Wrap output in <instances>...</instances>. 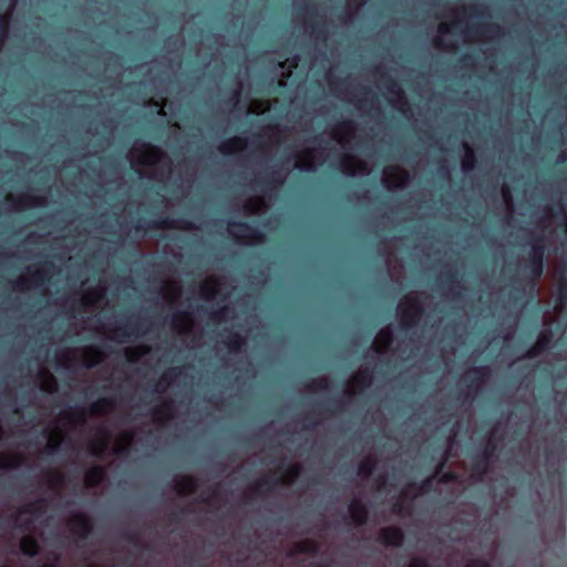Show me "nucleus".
Instances as JSON below:
<instances>
[{
    "mask_svg": "<svg viewBox=\"0 0 567 567\" xmlns=\"http://www.w3.org/2000/svg\"><path fill=\"white\" fill-rule=\"evenodd\" d=\"M199 502L203 503V504H208L209 503V496L202 495L199 497Z\"/></svg>",
    "mask_w": 567,
    "mask_h": 567,
    "instance_id": "nucleus-62",
    "label": "nucleus"
},
{
    "mask_svg": "<svg viewBox=\"0 0 567 567\" xmlns=\"http://www.w3.org/2000/svg\"><path fill=\"white\" fill-rule=\"evenodd\" d=\"M228 225L239 228L244 237L250 240L261 241L265 238L264 234L258 228L252 227L245 221H229Z\"/></svg>",
    "mask_w": 567,
    "mask_h": 567,
    "instance_id": "nucleus-15",
    "label": "nucleus"
},
{
    "mask_svg": "<svg viewBox=\"0 0 567 567\" xmlns=\"http://www.w3.org/2000/svg\"><path fill=\"white\" fill-rule=\"evenodd\" d=\"M41 389L48 392H53L56 390V381L53 375H49L48 380L42 383Z\"/></svg>",
    "mask_w": 567,
    "mask_h": 567,
    "instance_id": "nucleus-49",
    "label": "nucleus"
},
{
    "mask_svg": "<svg viewBox=\"0 0 567 567\" xmlns=\"http://www.w3.org/2000/svg\"><path fill=\"white\" fill-rule=\"evenodd\" d=\"M488 472V462L484 458L476 456L473 461V475L477 481H482L483 476Z\"/></svg>",
    "mask_w": 567,
    "mask_h": 567,
    "instance_id": "nucleus-31",
    "label": "nucleus"
},
{
    "mask_svg": "<svg viewBox=\"0 0 567 567\" xmlns=\"http://www.w3.org/2000/svg\"><path fill=\"white\" fill-rule=\"evenodd\" d=\"M148 351V347H143L142 348V351H137L135 349H126L125 350V357H126V360L131 363H134V362H137L138 359L145 354L146 352Z\"/></svg>",
    "mask_w": 567,
    "mask_h": 567,
    "instance_id": "nucleus-39",
    "label": "nucleus"
},
{
    "mask_svg": "<svg viewBox=\"0 0 567 567\" xmlns=\"http://www.w3.org/2000/svg\"><path fill=\"white\" fill-rule=\"evenodd\" d=\"M466 567H491V564L486 559L475 557L467 560Z\"/></svg>",
    "mask_w": 567,
    "mask_h": 567,
    "instance_id": "nucleus-48",
    "label": "nucleus"
},
{
    "mask_svg": "<svg viewBox=\"0 0 567 567\" xmlns=\"http://www.w3.org/2000/svg\"><path fill=\"white\" fill-rule=\"evenodd\" d=\"M300 474L301 466L299 464L291 465L285 472V475L279 478L274 480L269 476H264L258 480L257 483L250 488V493L257 497H261L262 495L270 493L279 484H284L285 482H293L300 476Z\"/></svg>",
    "mask_w": 567,
    "mask_h": 567,
    "instance_id": "nucleus-2",
    "label": "nucleus"
},
{
    "mask_svg": "<svg viewBox=\"0 0 567 567\" xmlns=\"http://www.w3.org/2000/svg\"><path fill=\"white\" fill-rule=\"evenodd\" d=\"M557 300L560 303H565V301L567 300V286H561L559 288Z\"/></svg>",
    "mask_w": 567,
    "mask_h": 567,
    "instance_id": "nucleus-58",
    "label": "nucleus"
},
{
    "mask_svg": "<svg viewBox=\"0 0 567 567\" xmlns=\"http://www.w3.org/2000/svg\"><path fill=\"white\" fill-rule=\"evenodd\" d=\"M408 567H431L430 563L423 557H413Z\"/></svg>",
    "mask_w": 567,
    "mask_h": 567,
    "instance_id": "nucleus-50",
    "label": "nucleus"
},
{
    "mask_svg": "<svg viewBox=\"0 0 567 567\" xmlns=\"http://www.w3.org/2000/svg\"><path fill=\"white\" fill-rule=\"evenodd\" d=\"M20 463H21L20 456H17V455L8 456L4 462L0 463V468H2V470L17 468L18 466H20Z\"/></svg>",
    "mask_w": 567,
    "mask_h": 567,
    "instance_id": "nucleus-43",
    "label": "nucleus"
},
{
    "mask_svg": "<svg viewBox=\"0 0 567 567\" xmlns=\"http://www.w3.org/2000/svg\"><path fill=\"white\" fill-rule=\"evenodd\" d=\"M404 537V532L400 527L388 526L380 529L378 542L388 547H401Z\"/></svg>",
    "mask_w": 567,
    "mask_h": 567,
    "instance_id": "nucleus-8",
    "label": "nucleus"
},
{
    "mask_svg": "<svg viewBox=\"0 0 567 567\" xmlns=\"http://www.w3.org/2000/svg\"><path fill=\"white\" fill-rule=\"evenodd\" d=\"M198 488V482L193 476H184L175 484V489L179 495L194 494Z\"/></svg>",
    "mask_w": 567,
    "mask_h": 567,
    "instance_id": "nucleus-19",
    "label": "nucleus"
},
{
    "mask_svg": "<svg viewBox=\"0 0 567 567\" xmlns=\"http://www.w3.org/2000/svg\"><path fill=\"white\" fill-rule=\"evenodd\" d=\"M343 402L336 399H329L323 402L316 403V408L319 411V414L329 413L334 414L340 412L342 409Z\"/></svg>",
    "mask_w": 567,
    "mask_h": 567,
    "instance_id": "nucleus-24",
    "label": "nucleus"
},
{
    "mask_svg": "<svg viewBox=\"0 0 567 567\" xmlns=\"http://www.w3.org/2000/svg\"><path fill=\"white\" fill-rule=\"evenodd\" d=\"M193 227V224L185 220L178 221L169 217H159L152 220L141 218L136 224L135 229H192Z\"/></svg>",
    "mask_w": 567,
    "mask_h": 567,
    "instance_id": "nucleus-4",
    "label": "nucleus"
},
{
    "mask_svg": "<svg viewBox=\"0 0 567 567\" xmlns=\"http://www.w3.org/2000/svg\"><path fill=\"white\" fill-rule=\"evenodd\" d=\"M45 503L47 502H45L44 498H38L37 501H34L32 503H29L25 506H23L21 512L22 513H27V514H39V513L42 512Z\"/></svg>",
    "mask_w": 567,
    "mask_h": 567,
    "instance_id": "nucleus-34",
    "label": "nucleus"
},
{
    "mask_svg": "<svg viewBox=\"0 0 567 567\" xmlns=\"http://www.w3.org/2000/svg\"><path fill=\"white\" fill-rule=\"evenodd\" d=\"M349 513L355 526H364L369 520L368 506L359 498H354L349 504Z\"/></svg>",
    "mask_w": 567,
    "mask_h": 567,
    "instance_id": "nucleus-9",
    "label": "nucleus"
},
{
    "mask_svg": "<svg viewBox=\"0 0 567 567\" xmlns=\"http://www.w3.org/2000/svg\"><path fill=\"white\" fill-rule=\"evenodd\" d=\"M503 32L502 28L498 24L489 23V24H476L473 23L470 25L465 33L467 35H475V37H484V35H498Z\"/></svg>",
    "mask_w": 567,
    "mask_h": 567,
    "instance_id": "nucleus-11",
    "label": "nucleus"
},
{
    "mask_svg": "<svg viewBox=\"0 0 567 567\" xmlns=\"http://www.w3.org/2000/svg\"><path fill=\"white\" fill-rule=\"evenodd\" d=\"M392 512L396 515H409L411 513V506L402 501H399L392 505Z\"/></svg>",
    "mask_w": 567,
    "mask_h": 567,
    "instance_id": "nucleus-42",
    "label": "nucleus"
},
{
    "mask_svg": "<svg viewBox=\"0 0 567 567\" xmlns=\"http://www.w3.org/2000/svg\"><path fill=\"white\" fill-rule=\"evenodd\" d=\"M380 81L389 93H391L400 99L405 100L403 89L401 87L399 82L393 76H391L388 72L381 73Z\"/></svg>",
    "mask_w": 567,
    "mask_h": 567,
    "instance_id": "nucleus-17",
    "label": "nucleus"
},
{
    "mask_svg": "<svg viewBox=\"0 0 567 567\" xmlns=\"http://www.w3.org/2000/svg\"><path fill=\"white\" fill-rule=\"evenodd\" d=\"M60 449V441L56 440L54 442H51L47 445L45 447V452L50 455L54 454L58 452V450Z\"/></svg>",
    "mask_w": 567,
    "mask_h": 567,
    "instance_id": "nucleus-55",
    "label": "nucleus"
},
{
    "mask_svg": "<svg viewBox=\"0 0 567 567\" xmlns=\"http://www.w3.org/2000/svg\"><path fill=\"white\" fill-rule=\"evenodd\" d=\"M530 252L524 266V272L530 281V289L535 290L538 281L544 275L545 270V245L543 236H535L532 238Z\"/></svg>",
    "mask_w": 567,
    "mask_h": 567,
    "instance_id": "nucleus-1",
    "label": "nucleus"
},
{
    "mask_svg": "<svg viewBox=\"0 0 567 567\" xmlns=\"http://www.w3.org/2000/svg\"><path fill=\"white\" fill-rule=\"evenodd\" d=\"M467 11L470 12L471 16L476 17V18L489 16L487 7H485V6H478V4L471 6V7H468Z\"/></svg>",
    "mask_w": 567,
    "mask_h": 567,
    "instance_id": "nucleus-44",
    "label": "nucleus"
},
{
    "mask_svg": "<svg viewBox=\"0 0 567 567\" xmlns=\"http://www.w3.org/2000/svg\"><path fill=\"white\" fill-rule=\"evenodd\" d=\"M447 458L449 456L447 454H445L435 471V475H439V483L441 484L454 483L458 480L457 473L453 471L441 473L443 467L445 466V463L447 462Z\"/></svg>",
    "mask_w": 567,
    "mask_h": 567,
    "instance_id": "nucleus-23",
    "label": "nucleus"
},
{
    "mask_svg": "<svg viewBox=\"0 0 567 567\" xmlns=\"http://www.w3.org/2000/svg\"><path fill=\"white\" fill-rule=\"evenodd\" d=\"M51 269H53L52 262H47L45 267L38 268L31 272L29 278L22 277L14 281V288L19 290H24L27 288V282L32 281L35 285H42L50 280L51 278Z\"/></svg>",
    "mask_w": 567,
    "mask_h": 567,
    "instance_id": "nucleus-7",
    "label": "nucleus"
},
{
    "mask_svg": "<svg viewBox=\"0 0 567 567\" xmlns=\"http://www.w3.org/2000/svg\"><path fill=\"white\" fill-rule=\"evenodd\" d=\"M351 384L363 391L372 384V375L368 370H362L351 379Z\"/></svg>",
    "mask_w": 567,
    "mask_h": 567,
    "instance_id": "nucleus-25",
    "label": "nucleus"
},
{
    "mask_svg": "<svg viewBox=\"0 0 567 567\" xmlns=\"http://www.w3.org/2000/svg\"><path fill=\"white\" fill-rule=\"evenodd\" d=\"M535 343L545 352L554 346L553 334L550 332H543L538 336Z\"/></svg>",
    "mask_w": 567,
    "mask_h": 567,
    "instance_id": "nucleus-35",
    "label": "nucleus"
},
{
    "mask_svg": "<svg viewBox=\"0 0 567 567\" xmlns=\"http://www.w3.org/2000/svg\"><path fill=\"white\" fill-rule=\"evenodd\" d=\"M70 532L80 540H85L93 532V522L85 513H74L68 522Z\"/></svg>",
    "mask_w": 567,
    "mask_h": 567,
    "instance_id": "nucleus-5",
    "label": "nucleus"
},
{
    "mask_svg": "<svg viewBox=\"0 0 567 567\" xmlns=\"http://www.w3.org/2000/svg\"><path fill=\"white\" fill-rule=\"evenodd\" d=\"M106 471L102 465H94L90 467L84 476V482L87 487H97L105 480Z\"/></svg>",
    "mask_w": 567,
    "mask_h": 567,
    "instance_id": "nucleus-12",
    "label": "nucleus"
},
{
    "mask_svg": "<svg viewBox=\"0 0 567 567\" xmlns=\"http://www.w3.org/2000/svg\"><path fill=\"white\" fill-rule=\"evenodd\" d=\"M369 100L368 99H361V97H358L355 99L354 101V105L358 107V109H365L369 106V109H372L373 107V104H374V99H372L370 101V103H368Z\"/></svg>",
    "mask_w": 567,
    "mask_h": 567,
    "instance_id": "nucleus-52",
    "label": "nucleus"
},
{
    "mask_svg": "<svg viewBox=\"0 0 567 567\" xmlns=\"http://www.w3.org/2000/svg\"><path fill=\"white\" fill-rule=\"evenodd\" d=\"M217 281L215 279H210L200 285V295L205 299H210L215 297L217 289Z\"/></svg>",
    "mask_w": 567,
    "mask_h": 567,
    "instance_id": "nucleus-32",
    "label": "nucleus"
},
{
    "mask_svg": "<svg viewBox=\"0 0 567 567\" xmlns=\"http://www.w3.org/2000/svg\"><path fill=\"white\" fill-rule=\"evenodd\" d=\"M144 148L145 150L143 152V157L150 163L158 162L164 155L163 151L159 147L152 145L150 143H145Z\"/></svg>",
    "mask_w": 567,
    "mask_h": 567,
    "instance_id": "nucleus-30",
    "label": "nucleus"
},
{
    "mask_svg": "<svg viewBox=\"0 0 567 567\" xmlns=\"http://www.w3.org/2000/svg\"><path fill=\"white\" fill-rule=\"evenodd\" d=\"M188 317H189V315L186 311H179V312L174 313L171 319L172 328L177 330L178 332H182L184 322L186 321V319H188Z\"/></svg>",
    "mask_w": 567,
    "mask_h": 567,
    "instance_id": "nucleus-33",
    "label": "nucleus"
},
{
    "mask_svg": "<svg viewBox=\"0 0 567 567\" xmlns=\"http://www.w3.org/2000/svg\"><path fill=\"white\" fill-rule=\"evenodd\" d=\"M239 96H240V87L233 91L228 100L226 101L227 104H231L233 106H236L239 103Z\"/></svg>",
    "mask_w": 567,
    "mask_h": 567,
    "instance_id": "nucleus-54",
    "label": "nucleus"
},
{
    "mask_svg": "<svg viewBox=\"0 0 567 567\" xmlns=\"http://www.w3.org/2000/svg\"><path fill=\"white\" fill-rule=\"evenodd\" d=\"M340 166L342 167L344 174L353 175V161L350 156L342 155Z\"/></svg>",
    "mask_w": 567,
    "mask_h": 567,
    "instance_id": "nucleus-45",
    "label": "nucleus"
},
{
    "mask_svg": "<svg viewBox=\"0 0 567 567\" xmlns=\"http://www.w3.org/2000/svg\"><path fill=\"white\" fill-rule=\"evenodd\" d=\"M107 447V439H101L90 444V453L94 456H100Z\"/></svg>",
    "mask_w": 567,
    "mask_h": 567,
    "instance_id": "nucleus-38",
    "label": "nucleus"
},
{
    "mask_svg": "<svg viewBox=\"0 0 567 567\" xmlns=\"http://www.w3.org/2000/svg\"><path fill=\"white\" fill-rule=\"evenodd\" d=\"M246 145H247V140L246 138H244L241 136H235L233 138H229V140H226V141L221 142L218 145V151L223 155H230L236 150H241V148L246 147Z\"/></svg>",
    "mask_w": 567,
    "mask_h": 567,
    "instance_id": "nucleus-16",
    "label": "nucleus"
},
{
    "mask_svg": "<svg viewBox=\"0 0 567 567\" xmlns=\"http://www.w3.org/2000/svg\"><path fill=\"white\" fill-rule=\"evenodd\" d=\"M406 301L408 305L402 309L400 323L401 328L408 331L420 322L424 315V308L416 298L406 297Z\"/></svg>",
    "mask_w": 567,
    "mask_h": 567,
    "instance_id": "nucleus-3",
    "label": "nucleus"
},
{
    "mask_svg": "<svg viewBox=\"0 0 567 567\" xmlns=\"http://www.w3.org/2000/svg\"><path fill=\"white\" fill-rule=\"evenodd\" d=\"M495 452H496V444H494L493 442L488 441V443L486 444V446L483 450L482 454L478 455V456L484 458V461L489 463V460L494 456Z\"/></svg>",
    "mask_w": 567,
    "mask_h": 567,
    "instance_id": "nucleus-46",
    "label": "nucleus"
},
{
    "mask_svg": "<svg viewBox=\"0 0 567 567\" xmlns=\"http://www.w3.org/2000/svg\"><path fill=\"white\" fill-rule=\"evenodd\" d=\"M544 351L538 348V346L536 343H534L524 354V358L526 359H534L536 357H538L540 353H543Z\"/></svg>",
    "mask_w": 567,
    "mask_h": 567,
    "instance_id": "nucleus-51",
    "label": "nucleus"
},
{
    "mask_svg": "<svg viewBox=\"0 0 567 567\" xmlns=\"http://www.w3.org/2000/svg\"><path fill=\"white\" fill-rule=\"evenodd\" d=\"M141 332V324L130 320L125 324H118L113 329V339L126 342L131 337H138Z\"/></svg>",
    "mask_w": 567,
    "mask_h": 567,
    "instance_id": "nucleus-10",
    "label": "nucleus"
},
{
    "mask_svg": "<svg viewBox=\"0 0 567 567\" xmlns=\"http://www.w3.org/2000/svg\"><path fill=\"white\" fill-rule=\"evenodd\" d=\"M378 341L382 343L384 349H389L394 341L393 332L390 329H382L378 334Z\"/></svg>",
    "mask_w": 567,
    "mask_h": 567,
    "instance_id": "nucleus-36",
    "label": "nucleus"
},
{
    "mask_svg": "<svg viewBox=\"0 0 567 567\" xmlns=\"http://www.w3.org/2000/svg\"><path fill=\"white\" fill-rule=\"evenodd\" d=\"M308 386L313 390H326L329 388V381L327 378L316 379Z\"/></svg>",
    "mask_w": 567,
    "mask_h": 567,
    "instance_id": "nucleus-47",
    "label": "nucleus"
},
{
    "mask_svg": "<svg viewBox=\"0 0 567 567\" xmlns=\"http://www.w3.org/2000/svg\"><path fill=\"white\" fill-rule=\"evenodd\" d=\"M39 567H56V565L54 563H52V564H42Z\"/></svg>",
    "mask_w": 567,
    "mask_h": 567,
    "instance_id": "nucleus-64",
    "label": "nucleus"
},
{
    "mask_svg": "<svg viewBox=\"0 0 567 567\" xmlns=\"http://www.w3.org/2000/svg\"><path fill=\"white\" fill-rule=\"evenodd\" d=\"M488 367H476L468 371L465 377L467 392L463 395L464 400L473 399L472 391L477 392L487 381L489 377Z\"/></svg>",
    "mask_w": 567,
    "mask_h": 567,
    "instance_id": "nucleus-6",
    "label": "nucleus"
},
{
    "mask_svg": "<svg viewBox=\"0 0 567 567\" xmlns=\"http://www.w3.org/2000/svg\"><path fill=\"white\" fill-rule=\"evenodd\" d=\"M246 209L250 213H255L256 212V208L254 206V204L251 202H249L247 205H246Z\"/></svg>",
    "mask_w": 567,
    "mask_h": 567,
    "instance_id": "nucleus-61",
    "label": "nucleus"
},
{
    "mask_svg": "<svg viewBox=\"0 0 567 567\" xmlns=\"http://www.w3.org/2000/svg\"><path fill=\"white\" fill-rule=\"evenodd\" d=\"M502 195L505 202H509L512 199V192L508 185H503Z\"/></svg>",
    "mask_w": 567,
    "mask_h": 567,
    "instance_id": "nucleus-59",
    "label": "nucleus"
},
{
    "mask_svg": "<svg viewBox=\"0 0 567 567\" xmlns=\"http://www.w3.org/2000/svg\"><path fill=\"white\" fill-rule=\"evenodd\" d=\"M92 352L94 353V358L85 357L82 361L83 367L86 369L94 368L96 364H99L105 358V354H103L102 352H100L97 350H92Z\"/></svg>",
    "mask_w": 567,
    "mask_h": 567,
    "instance_id": "nucleus-37",
    "label": "nucleus"
},
{
    "mask_svg": "<svg viewBox=\"0 0 567 567\" xmlns=\"http://www.w3.org/2000/svg\"><path fill=\"white\" fill-rule=\"evenodd\" d=\"M44 204V198L40 196L28 195L14 202V208L24 209L27 207H40Z\"/></svg>",
    "mask_w": 567,
    "mask_h": 567,
    "instance_id": "nucleus-26",
    "label": "nucleus"
},
{
    "mask_svg": "<svg viewBox=\"0 0 567 567\" xmlns=\"http://www.w3.org/2000/svg\"><path fill=\"white\" fill-rule=\"evenodd\" d=\"M377 465V458L372 455H368L360 462L357 474L363 478H368L373 474Z\"/></svg>",
    "mask_w": 567,
    "mask_h": 567,
    "instance_id": "nucleus-22",
    "label": "nucleus"
},
{
    "mask_svg": "<svg viewBox=\"0 0 567 567\" xmlns=\"http://www.w3.org/2000/svg\"><path fill=\"white\" fill-rule=\"evenodd\" d=\"M281 184L282 179L277 177L276 172H271L270 174L260 176L256 179V185L264 192L275 189Z\"/></svg>",
    "mask_w": 567,
    "mask_h": 567,
    "instance_id": "nucleus-21",
    "label": "nucleus"
},
{
    "mask_svg": "<svg viewBox=\"0 0 567 567\" xmlns=\"http://www.w3.org/2000/svg\"><path fill=\"white\" fill-rule=\"evenodd\" d=\"M440 173H441L442 176H449V174H450L449 169L446 167H443V166L440 168Z\"/></svg>",
    "mask_w": 567,
    "mask_h": 567,
    "instance_id": "nucleus-63",
    "label": "nucleus"
},
{
    "mask_svg": "<svg viewBox=\"0 0 567 567\" xmlns=\"http://www.w3.org/2000/svg\"><path fill=\"white\" fill-rule=\"evenodd\" d=\"M20 550L24 556L33 558L40 553L39 542L33 536H24L20 540Z\"/></svg>",
    "mask_w": 567,
    "mask_h": 567,
    "instance_id": "nucleus-20",
    "label": "nucleus"
},
{
    "mask_svg": "<svg viewBox=\"0 0 567 567\" xmlns=\"http://www.w3.org/2000/svg\"><path fill=\"white\" fill-rule=\"evenodd\" d=\"M122 538L128 542L130 544H133L134 546H141L143 549H151V547L147 544H141L140 538L136 534L131 532H125L122 535Z\"/></svg>",
    "mask_w": 567,
    "mask_h": 567,
    "instance_id": "nucleus-41",
    "label": "nucleus"
},
{
    "mask_svg": "<svg viewBox=\"0 0 567 567\" xmlns=\"http://www.w3.org/2000/svg\"><path fill=\"white\" fill-rule=\"evenodd\" d=\"M114 406V402L110 398H101L93 402L90 406V413L95 415H101L105 413L107 410Z\"/></svg>",
    "mask_w": 567,
    "mask_h": 567,
    "instance_id": "nucleus-27",
    "label": "nucleus"
},
{
    "mask_svg": "<svg viewBox=\"0 0 567 567\" xmlns=\"http://www.w3.org/2000/svg\"><path fill=\"white\" fill-rule=\"evenodd\" d=\"M179 373H181V369H177V368L172 369L171 372H168V373H164L162 375V378H161V382L158 383V385L162 382H165L166 384H168L169 381L172 380V375L171 374H174V377H177Z\"/></svg>",
    "mask_w": 567,
    "mask_h": 567,
    "instance_id": "nucleus-53",
    "label": "nucleus"
},
{
    "mask_svg": "<svg viewBox=\"0 0 567 567\" xmlns=\"http://www.w3.org/2000/svg\"><path fill=\"white\" fill-rule=\"evenodd\" d=\"M339 128L346 133H351L354 130L353 122L343 121L341 124H339Z\"/></svg>",
    "mask_w": 567,
    "mask_h": 567,
    "instance_id": "nucleus-56",
    "label": "nucleus"
},
{
    "mask_svg": "<svg viewBox=\"0 0 567 567\" xmlns=\"http://www.w3.org/2000/svg\"><path fill=\"white\" fill-rule=\"evenodd\" d=\"M435 475L429 476L424 478L419 485H416L417 494L424 495L432 491L433 488V480Z\"/></svg>",
    "mask_w": 567,
    "mask_h": 567,
    "instance_id": "nucleus-40",
    "label": "nucleus"
},
{
    "mask_svg": "<svg viewBox=\"0 0 567 567\" xmlns=\"http://www.w3.org/2000/svg\"><path fill=\"white\" fill-rule=\"evenodd\" d=\"M309 21L308 24L311 29V32L315 34L316 39L318 40H326L327 39V29L324 23L318 19V13L315 9L308 10Z\"/></svg>",
    "mask_w": 567,
    "mask_h": 567,
    "instance_id": "nucleus-13",
    "label": "nucleus"
},
{
    "mask_svg": "<svg viewBox=\"0 0 567 567\" xmlns=\"http://www.w3.org/2000/svg\"><path fill=\"white\" fill-rule=\"evenodd\" d=\"M49 476L53 483L60 484V483L64 482V476L59 472L51 471V472H49Z\"/></svg>",
    "mask_w": 567,
    "mask_h": 567,
    "instance_id": "nucleus-57",
    "label": "nucleus"
},
{
    "mask_svg": "<svg viewBox=\"0 0 567 567\" xmlns=\"http://www.w3.org/2000/svg\"><path fill=\"white\" fill-rule=\"evenodd\" d=\"M318 551H319L318 544L310 539L298 542L295 545V553H297V554L317 555Z\"/></svg>",
    "mask_w": 567,
    "mask_h": 567,
    "instance_id": "nucleus-29",
    "label": "nucleus"
},
{
    "mask_svg": "<svg viewBox=\"0 0 567 567\" xmlns=\"http://www.w3.org/2000/svg\"><path fill=\"white\" fill-rule=\"evenodd\" d=\"M450 31H451V29H450V27H449L447 24H445V23H441V24L439 25V32H440L441 34L449 33Z\"/></svg>",
    "mask_w": 567,
    "mask_h": 567,
    "instance_id": "nucleus-60",
    "label": "nucleus"
},
{
    "mask_svg": "<svg viewBox=\"0 0 567 567\" xmlns=\"http://www.w3.org/2000/svg\"><path fill=\"white\" fill-rule=\"evenodd\" d=\"M465 155L462 159L461 166L464 172H471L476 167V156L474 150L468 145H464Z\"/></svg>",
    "mask_w": 567,
    "mask_h": 567,
    "instance_id": "nucleus-28",
    "label": "nucleus"
},
{
    "mask_svg": "<svg viewBox=\"0 0 567 567\" xmlns=\"http://www.w3.org/2000/svg\"><path fill=\"white\" fill-rule=\"evenodd\" d=\"M458 272L455 269H445L442 274V286L447 287L449 291L452 293L453 298H458L460 292L455 291L454 288H461Z\"/></svg>",
    "mask_w": 567,
    "mask_h": 567,
    "instance_id": "nucleus-14",
    "label": "nucleus"
},
{
    "mask_svg": "<svg viewBox=\"0 0 567 567\" xmlns=\"http://www.w3.org/2000/svg\"><path fill=\"white\" fill-rule=\"evenodd\" d=\"M223 343L227 347L230 353H238L245 346V338L235 331H229L223 339Z\"/></svg>",
    "mask_w": 567,
    "mask_h": 567,
    "instance_id": "nucleus-18",
    "label": "nucleus"
}]
</instances>
